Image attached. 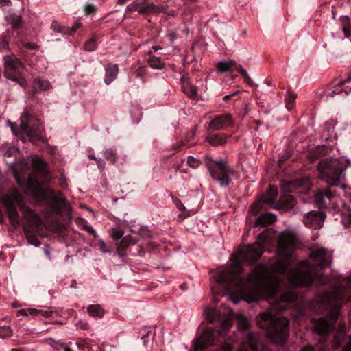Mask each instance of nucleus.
<instances>
[{
    "mask_svg": "<svg viewBox=\"0 0 351 351\" xmlns=\"http://www.w3.org/2000/svg\"><path fill=\"white\" fill-rule=\"evenodd\" d=\"M129 1V0H118L117 3H118L119 5H122L125 4V3L127 1Z\"/></svg>",
    "mask_w": 351,
    "mask_h": 351,
    "instance_id": "63",
    "label": "nucleus"
},
{
    "mask_svg": "<svg viewBox=\"0 0 351 351\" xmlns=\"http://www.w3.org/2000/svg\"><path fill=\"white\" fill-rule=\"evenodd\" d=\"M141 8V3H138L134 1L130 4H129L126 8V12H133L138 11L139 12V9Z\"/></svg>",
    "mask_w": 351,
    "mask_h": 351,
    "instance_id": "41",
    "label": "nucleus"
},
{
    "mask_svg": "<svg viewBox=\"0 0 351 351\" xmlns=\"http://www.w3.org/2000/svg\"><path fill=\"white\" fill-rule=\"evenodd\" d=\"M294 187L293 182H287L283 183L281 185V192L282 194H290L293 192V189Z\"/></svg>",
    "mask_w": 351,
    "mask_h": 351,
    "instance_id": "36",
    "label": "nucleus"
},
{
    "mask_svg": "<svg viewBox=\"0 0 351 351\" xmlns=\"http://www.w3.org/2000/svg\"><path fill=\"white\" fill-rule=\"evenodd\" d=\"M99 246H100L101 250L103 252H108V250L106 249V245H105V243L104 242H101L100 244H99Z\"/></svg>",
    "mask_w": 351,
    "mask_h": 351,
    "instance_id": "62",
    "label": "nucleus"
},
{
    "mask_svg": "<svg viewBox=\"0 0 351 351\" xmlns=\"http://www.w3.org/2000/svg\"><path fill=\"white\" fill-rule=\"evenodd\" d=\"M184 145V143L182 141H180L179 143H178L177 144L174 145H173V149L175 151H178L180 149V148Z\"/></svg>",
    "mask_w": 351,
    "mask_h": 351,
    "instance_id": "60",
    "label": "nucleus"
},
{
    "mask_svg": "<svg viewBox=\"0 0 351 351\" xmlns=\"http://www.w3.org/2000/svg\"><path fill=\"white\" fill-rule=\"evenodd\" d=\"M295 205V199L291 194H282L275 206V208L281 210H290Z\"/></svg>",
    "mask_w": 351,
    "mask_h": 351,
    "instance_id": "16",
    "label": "nucleus"
},
{
    "mask_svg": "<svg viewBox=\"0 0 351 351\" xmlns=\"http://www.w3.org/2000/svg\"><path fill=\"white\" fill-rule=\"evenodd\" d=\"M276 220L275 215L269 213L261 214L256 219L254 226H265Z\"/></svg>",
    "mask_w": 351,
    "mask_h": 351,
    "instance_id": "20",
    "label": "nucleus"
},
{
    "mask_svg": "<svg viewBox=\"0 0 351 351\" xmlns=\"http://www.w3.org/2000/svg\"><path fill=\"white\" fill-rule=\"evenodd\" d=\"M334 195L330 188L318 189L314 196V200L319 208H326L331 205Z\"/></svg>",
    "mask_w": 351,
    "mask_h": 351,
    "instance_id": "13",
    "label": "nucleus"
},
{
    "mask_svg": "<svg viewBox=\"0 0 351 351\" xmlns=\"http://www.w3.org/2000/svg\"><path fill=\"white\" fill-rule=\"evenodd\" d=\"M148 65L154 69H162L164 68L165 62L160 58L152 56L149 53V57L147 59Z\"/></svg>",
    "mask_w": 351,
    "mask_h": 351,
    "instance_id": "26",
    "label": "nucleus"
},
{
    "mask_svg": "<svg viewBox=\"0 0 351 351\" xmlns=\"http://www.w3.org/2000/svg\"><path fill=\"white\" fill-rule=\"evenodd\" d=\"M12 335V330L8 326L0 327V337L5 339L10 337Z\"/></svg>",
    "mask_w": 351,
    "mask_h": 351,
    "instance_id": "37",
    "label": "nucleus"
},
{
    "mask_svg": "<svg viewBox=\"0 0 351 351\" xmlns=\"http://www.w3.org/2000/svg\"><path fill=\"white\" fill-rule=\"evenodd\" d=\"M18 313L22 316H25V315H29L28 308L27 309H21L19 311Z\"/></svg>",
    "mask_w": 351,
    "mask_h": 351,
    "instance_id": "59",
    "label": "nucleus"
},
{
    "mask_svg": "<svg viewBox=\"0 0 351 351\" xmlns=\"http://www.w3.org/2000/svg\"><path fill=\"white\" fill-rule=\"evenodd\" d=\"M276 197L277 189L274 186H271L266 193L261 197V199L255 202L251 205L250 212L253 215H256L261 209L263 203L266 204H271L276 200Z\"/></svg>",
    "mask_w": 351,
    "mask_h": 351,
    "instance_id": "12",
    "label": "nucleus"
},
{
    "mask_svg": "<svg viewBox=\"0 0 351 351\" xmlns=\"http://www.w3.org/2000/svg\"><path fill=\"white\" fill-rule=\"evenodd\" d=\"M8 22L11 24L14 29H18L22 27V19L21 16L13 14L6 17Z\"/></svg>",
    "mask_w": 351,
    "mask_h": 351,
    "instance_id": "28",
    "label": "nucleus"
},
{
    "mask_svg": "<svg viewBox=\"0 0 351 351\" xmlns=\"http://www.w3.org/2000/svg\"><path fill=\"white\" fill-rule=\"evenodd\" d=\"M84 229L86 231H87L88 232H89V233L93 234L94 236H95L96 232L90 226L84 225Z\"/></svg>",
    "mask_w": 351,
    "mask_h": 351,
    "instance_id": "57",
    "label": "nucleus"
},
{
    "mask_svg": "<svg viewBox=\"0 0 351 351\" xmlns=\"http://www.w3.org/2000/svg\"><path fill=\"white\" fill-rule=\"evenodd\" d=\"M295 294L293 291H287L278 298L274 300L271 308L257 317L258 326L267 331V335L276 343L283 344L289 335V322L286 317H278L276 314L287 309L295 300Z\"/></svg>",
    "mask_w": 351,
    "mask_h": 351,
    "instance_id": "3",
    "label": "nucleus"
},
{
    "mask_svg": "<svg viewBox=\"0 0 351 351\" xmlns=\"http://www.w3.org/2000/svg\"><path fill=\"white\" fill-rule=\"evenodd\" d=\"M324 219L325 215L322 212L312 210L304 216V223L309 228L317 229L322 226Z\"/></svg>",
    "mask_w": 351,
    "mask_h": 351,
    "instance_id": "15",
    "label": "nucleus"
},
{
    "mask_svg": "<svg viewBox=\"0 0 351 351\" xmlns=\"http://www.w3.org/2000/svg\"><path fill=\"white\" fill-rule=\"evenodd\" d=\"M317 156H314L312 153L309 154V158L311 161L314 160Z\"/></svg>",
    "mask_w": 351,
    "mask_h": 351,
    "instance_id": "64",
    "label": "nucleus"
},
{
    "mask_svg": "<svg viewBox=\"0 0 351 351\" xmlns=\"http://www.w3.org/2000/svg\"><path fill=\"white\" fill-rule=\"evenodd\" d=\"M234 123L230 114H225L216 116L213 119L208 125V128L213 131L222 130Z\"/></svg>",
    "mask_w": 351,
    "mask_h": 351,
    "instance_id": "14",
    "label": "nucleus"
},
{
    "mask_svg": "<svg viewBox=\"0 0 351 351\" xmlns=\"http://www.w3.org/2000/svg\"><path fill=\"white\" fill-rule=\"evenodd\" d=\"M182 90L191 99H196L197 97V91L196 87L189 83L183 84Z\"/></svg>",
    "mask_w": 351,
    "mask_h": 351,
    "instance_id": "29",
    "label": "nucleus"
},
{
    "mask_svg": "<svg viewBox=\"0 0 351 351\" xmlns=\"http://www.w3.org/2000/svg\"><path fill=\"white\" fill-rule=\"evenodd\" d=\"M236 62L233 60L229 62L220 61L216 64V68L219 73H226L231 71L233 68L237 67Z\"/></svg>",
    "mask_w": 351,
    "mask_h": 351,
    "instance_id": "25",
    "label": "nucleus"
},
{
    "mask_svg": "<svg viewBox=\"0 0 351 351\" xmlns=\"http://www.w3.org/2000/svg\"><path fill=\"white\" fill-rule=\"evenodd\" d=\"M147 0H144L145 4L141 3V8L139 9V14L145 15L150 13H158L162 10V7H159L154 3H146Z\"/></svg>",
    "mask_w": 351,
    "mask_h": 351,
    "instance_id": "21",
    "label": "nucleus"
},
{
    "mask_svg": "<svg viewBox=\"0 0 351 351\" xmlns=\"http://www.w3.org/2000/svg\"><path fill=\"white\" fill-rule=\"evenodd\" d=\"M174 202H175V204L176 206V207L181 211H185L186 210V208L185 206H184L183 203L178 199H176L174 200Z\"/></svg>",
    "mask_w": 351,
    "mask_h": 351,
    "instance_id": "51",
    "label": "nucleus"
},
{
    "mask_svg": "<svg viewBox=\"0 0 351 351\" xmlns=\"http://www.w3.org/2000/svg\"><path fill=\"white\" fill-rule=\"evenodd\" d=\"M342 215H343L342 221L344 223V225L346 226H348L349 225H350L351 224V212H350L349 210L345 211L343 213Z\"/></svg>",
    "mask_w": 351,
    "mask_h": 351,
    "instance_id": "43",
    "label": "nucleus"
},
{
    "mask_svg": "<svg viewBox=\"0 0 351 351\" xmlns=\"http://www.w3.org/2000/svg\"><path fill=\"white\" fill-rule=\"evenodd\" d=\"M259 342L256 339V336L250 332L247 335V341L243 347L239 351H259Z\"/></svg>",
    "mask_w": 351,
    "mask_h": 351,
    "instance_id": "18",
    "label": "nucleus"
},
{
    "mask_svg": "<svg viewBox=\"0 0 351 351\" xmlns=\"http://www.w3.org/2000/svg\"><path fill=\"white\" fill-rule=\"evenodd\" d=\"M350 81H351V77L348 76V79L339 82L337 84V85H336L334 87L333 90L328 89L326 92V99L328 100L330 98L334 97L335 95H341L342 93H344L345 95H347L348 94L349 91L350 90V89L349 90H347L346 89L343 90L341 88V87L346 83L349 82Z\"/></svg>",
    "mask_w": 351,
    "mask_h": 351,
    "instance_id": "17",
    "label": "nucleus"
},
{
    "mask_svg": "<svg viewBox=\"0 0 351 351\" xmlns=\"http://www.w3.org/2000/svg\"><path fill=\"white\" fill-rule=\"evenodd\" d=\"M32 166L34 169L42 173H45L47 171V165L45 162L40 158H33Z\"/></svg>",
    "mask_w": 351,
    "mask_h": 351,
    "instance_id": "31",
    "label": "nucleus"
},
{
    "mask_svg": "<svg viewBox=\"0 0 351 351\" xmlns=\"http://www.w3.org/2000/svg\"><path fill=\"white\" fill-rule=\"evenodd\" d=\"M24 47H25L26 48L29 49H38V45L34 43H24Z\"/></svg>",
    "mask_w": 351,
    "mask_h": 351,
    "instance_id": "53",
    "label": "nucleus"
},
{
    "mask_svg": "<svg viewBox=\"0 0 351 351\" xmlns=\"http://www.w3.org/2000/svg\"><path fill=\"white\" fill-rule=\"evenodd\" d=\"M237 93H238V91H235V92L232 93V94L227 95L223 97V100L229 99L231 97L235 96Z\"/></svg>",
    "mask_w": 351,
    "mask_h": 351,
    "instance_id": "61",
    "label": "nucleus"
},
{
    "mask_svg": "<svg viewBox=\"0 0 351 351\" xmlns=\"http://www.w3.org/2000/svg\"><path fill=\"white\" fill-rule=\"evenodd\" d=\"M20 127L31 141L43 140L44 129L40 121L28 112L22 114Z\"/></svg>",
    "mask_w": 351,
    "mask_h": 351,
    "instance_id": "10",
    "label": "nucleus"
},
{
    "mask_svg": "<svg viewBox=\"0 0 351 351\" xmlns=\"http://www.w3.org/2000/svg\"><path fill=\"white\" fill-rule=\"evenodd\" d=\"M227 136L225 134H210L206 138V141L213 146L221 145L226 143Z\"/></svg>",
    "mask_w": 351,
    "mask_h": 351,
    "instance_id": "23",
    "label": "nucleus"
},
{
    "mask_svg": "<svg viewBox=\"0 0 351 351\" xmlns=\"http://www.w3.org/2000/svg\"><path fill=\"white\" fill-rule=\"evenodd\" d=\"M339 21L341 23L342 27L350 25V18L348 16H341L339 18Z\"/></svg>",
    "mask_w": 351,
    "mask_h": 351,
    "instance_id": "48",
    "label": "nucleus"
},
{
    "mask_svg": "<svg viewBox=\"0 0 351 351\" xmlns=\"http://www.w3.org/2000/svg\"><path fill=\"white\" fill-rule=\"evenodd\" d=\"M167 37L173 43L177 39V34L175 32H171L167 35Z\"/></svg>",
    "mask_w": 351,
    "mask_h": 351,
    "instance_id": "56",
    "label": "nucleus"
},
{
    "mask_svg": "<svg viewBox=\"0 0 351 351\" xmlns=\"http://www.w3.org/2000/svg\"><path fill=\"white\" fill-rule=\"evenodd\" d=\"M33 234H26V235H27L28 240L29 241L31 244H32L35 246H38L40 244V242L38 241L37 238L35 237Z\"/></svg>",
    "mask_w": 351,
    "mask_h": 351,
    "instance_id": "49",
    "label": "nucleus"
},
{
    "mask_svg": "<svg viewBox=\"0 0 351 351\" xmlns=\"http://www.w3.org/2000/svg\"><path fill=\"white\" fill-rule=\"evenodd\" d=\"M51 29L56 32L66 33L65 28H62L61 25L56 21H53L51 25Z\"/></svg>",
    "mask_w": 351,
    "mask_h": 351,
    "instance_id": "46",
    "label": "nucleus"
},
{
    "mask_svg": "<svg viewBox=\"0 0 351 351\" xmlns=\"http://www.w3.org/2000/svg\"><path fill=\"white\" fill-rule=\"evenodd\" d=\"M123 235V232L121 230H114L112 232V237L114 239L117 240L121 238Z\"/></svg>",
    "mask_w": 351,
    "mask_h": 351,
    "instance_id": "50",
    "label": "nucleus"
},
{
    "mask_svg": "<svg viewBox=\"0 0 351 351\" xmlns=\"http://www.w3.org/2000/svg\"><path fill=\"white\" fill-rule=\"evenodd\" d=\"M310 260H303L292 269L288 276L289 281L298 287H308L327 284L328 279L320 271L331 265L332 254L325 247L314 245L310 248Z\"/></svg>",
    "mask_w": 351,
    "mask_h": 351,
    "instance_id": "2",
    "label": "nucleus"
},
{
    "mask_svg": "<svg viewBox=\"0 0 351 351\" xmlns=\"http://www.w3.org/2000/svg\"><path fill=\"white\" fill-rule=\"evenodd\" d=\"M97 43L95 38H90L84 44V49L87 51H93L96 49Z\"/></svg>",
    "mask_w": 351,
    "mask_h": 351,
    "instance_id": "38",
    "label": "nucleus"
},
{
    "mask_svg": "<svg viewBox=\"0 0 351 351\" xmlns=\"http://www.w3.org/2000/svg\"><path fill=\"white\" fill-rule=\"evenodd\" d=\"M211 177L218 181L223 187L227 186L231 182L230 176L233 174L227 162L220 159L214 160L208 155H206L204 159Z\"/></svg>",
    "mask_w": 351,
    "mask_h": 351,
    "instance_id": "8",
    "label": "nucleus"
},
{
    "mask_svg": "<svg viewBox=\"0 0 351 351\" xmlns=\"http://www.w3.org/2000/svg\"><path fill=\"white\" fill-rule=\"evenodd\" d=\"M81 27V24L79 23H75L72 27L65 29L66 34L73 35L74 32Z\"/></svg>",
    "mask_w": 351,
    "mask_h": 351,
    "instance_id": "47",
    "label": "nucleus"
},
{
    "mask_svg": "<svg viewBox=\"0 0 351 351\" xmlns=\"http://www.w3.org/2000/svg\"><path fill=\"white\" fill-rule=\"evenodd\" d=\"M302 351H328V349L327 346L325 345V343H321L320 346L317 347V350H315L311 346H307L303 348Z\"/></svg>",
    "mask_w": 351,
    "mask_h": 351,
    "instance_id": "42",
    "label": "nucleus"
},
{
    "mask_svg": "<svg viewBox=\"0 0 351 351\" xmlns=\"http://www.w3.org/2000/svg\"><path fill=\"white\" fill-rule=\"evenodd\" d=\"M0 49H9L8 38L5 35L0 37Z\"/></svg>",
    "mask_w": 351,
    "mask_h": 351,
    "instance_id": "45",
    "label": "nucleus"
},
{
    "mask_svg": "<svg viewBox=\"0 0 351 351\" xmlns=\"http://www.w3.org/2000/svg\"><path fill=\"white\" fill-rule=\"evenodd\" d=\"M237 322H238V328L239 330H245L248 328L249 323L247 318L242 315H239L237 317Z\"/></svg>",
    "mask_w": 351,
    "mask_h": 351,
    "instance_id": "35",
    "label": "nucleus"
},
{
    "mask_svg": "<svg viewBox=\"0 0 351 351\" xmlns=\"http://www.w3.org/2000/svg\"><path fill=\"white\" fill-rule=\"evenodd\" d=\"M104 157L108 161H110L112 164L117 162V153L112 149H106L104 152Z\"/></svg>",
    "mask_w": 351,
    "mask_h": 351,
    "instance_id": "34",
    "label": "nucleus"
},
{
    "mask_svg": "<svg viewBox=\"0 0 351 351\" xmlns=\"http://www.w3.org/2000/svg\"><path fill=\"white\" fill-rule=\"evenodd\" d=\"M343 32L346 37H349L351 33V25L342 27Z\"/></svg>",
    "mask_w": 351,
    "mask_h": 351,
    "instance_id": "52",
    "label": "nucleus"
},
{
    "mask_svg": "<svg viewBox=\"0 0 351 351\" xmlns=\"http://www.w3.org/2000/svg\"><path fill=\"white\" fill-rule=\"evenodd\" d=\"M236 70L242 75L246 84H247L250 86H252L254 85V82L252 79L250 77L248 73L245 69H243L241 65H239L236 67Z\"/></svg>",
    "mask_w": 351,
    "mask_h": 351,
    "instance_id": "33",
    "label": "nucleus"
},
{
    "mask_svg": "<svg viewBox=\"0 0 351 351\" xmlns=\"http://www.w3.org/2000/svg\"><path fill=\"white\" fill-rule=\"evenodd\" d=\"M135 244V241L130 236L124 237L117 245V250L119 252L124 251L129 245Z\"/></svg>",
    "mask_w": 351,
    "mask_h": 351,
    "instance_id": "30",
    "label": "nucleus"
},
{
    "mask_svg": "<svg viewBox=\"0 0 351 351\" xmlns=\"http://www.w3.org/2000/svg\"><path fill=\"white\" fill-rule=\"evenodd\" d=\"M118 66L117 64H108L106 67L105 83L110 84L115 80L118 73Z\"/></svg>",
    "mask_w": 351,
    "mask_h": 351,
    "instance_id": "22",
    "label": "nucleus"
},
{
    "mask_svg": "<svg viewBox=\"0 0 351 351\" xmlns=\"http://www.w3.org/2000/svg\"><path fill=\"white\" fill-rule=\"evenodd\" d=\"M87 312L90 316L95 318H102L105 311L99 304H90L87 306Z\"/></svg>",
    "mask_w": 351,
    "mask_h": 351,
    "instance_id": "24",
    "label": "nucleus"
},
{
    "mask_svg": "<svg viewBox=\"0 0 351 351\" xmlns=\"http://www.w3.org/2000/svg\"><path fill=\"white\" fill-rule=\"evenodd\" d=\"M343 351H351V335L349 337L348 342L343 347Z\"/></svg>",
    "mask_w": 351,
    "mask_h": 351,
    "instance_id": "55",
    "label": "nucleus"
},
{
    "mask_svg": "<svg viewBox=\"0 0 351 351\" xmlns=\"http://www.w3.org/2000/svg\"><path fill=\"white\" fill-rule=\"evenodd\" d=\"M204 315L208 322L216 324L215 328L205 329L194 341V351H204L212 345L219 344V351H231L232 341L225 338L232 327V318L229 315L221 314L217 309L206 308Z\"/></svg>",
    "mask_w": 351,
    "mask_h": 351,
    "instance_id": "4",
    "label": "nucleus"
},
{
    "mask_svg": "<svg viewBox=\"0 0 351 351\" xmlns=\"http://www.w3.org/2000/svg\"><path fill=\"white\" fill-rule=\"evenodd\" d=\"M346 334L345 332L340 331L338 332L333 338L332 341V348L335 350L338 349L343 342L346 340Z\"/></svg>",
    "mask_w": 351,
    "mask_h": 351,
    "instance_id": "32",
    "label": "nucleus"
},
{
    "mask_svg": "<svg viewBox=\"0 0 351 351\" xmlns=\"http://www.w3.org/2000/svg\"><path fill=\"white\" fill-rule=\"evenodd\" d=\"M86 15L94 14L96 11V6L92 3H86L84 7Z\"/></svg>",
    "mask_w": 351,
    "mask_h": 351,
    "instance_id": "44",
    "label": "nucleus"
},
{
    "mask_svg": "<svg viewBox=\"0 0 351 351\" xmlns=\"http://www.w3.org/2000/svg\"><path fill=\"white\" fill-rule=\"evenodd\" d=\"M28 311L30 315L32 316H40L43 317H51L56 311L48 308L47 310L36 309V308H28Z\"/></svg>",
    "mask_w": 351,
    "mask_h": 351,
    "instance_id": "27",
    "label": "nucleus"
},
{
    "mask_svg": "<svg viewBox=\"0 0 351 351\" xmlns=\"http://www.w3.org/2000/svg\"><path fill=\"white\" fill-rule=\"evenodd\" d=\"M4 61V76L19 84L21 87L25 88L27 82L23 77L25 66L23 63L14 55L5 56Z\"/></svg>",
    "mask_w": 351,
    "mask_h": 351,
    "instance_id": "9",
    "label": "nucleus"
},
{
    "mask_svg": "<svg viewBox=\"0 0 351 351\" xmlns=\"http://www.w3.org/2000/svg\"><path fill=\"white\" fill-rule=\"evenodd\" d=\"M51 88L49 82L47 80L42 78H36L32 83V88L34 93H36L40 91H45L49 90Z\"/></svg>",
    "mask_w": 351,
    "mask_h": 351,
    "instance_id": "19",
    "label": "nucleus"
},
{
    "mask_svg": "<svg viewBox=\"0 0 351 351\" xmlns=\"http://www.w3.org/2000/svg\"><path fill=\"white\" fill-rule=\"evenodd\" d=\"M271 232L266 230L258 234L257 241L240 248L234 255L233 263L215 276V281L223 285L230 292V298L234 304L241 299L247 302H256L262 298L272 300L279 287V279L276 274H285L289 266V258L296 247V239L289 232H282L278 241V260L267 267L259 264L251 273L247 280L241 277L242 262L254 263L264 251V244L271 240Z\"/></svg>",
    "mask_w": 351,
    "mask_h": 351,
    "instance_id": "1",
    "label": "nucleus"
},
{
    "mask_svg": "<svg viewBox=\"0 0 351 351\" xmlns=\"http://www.w3.org/2000/svg\"><path fill=\"white\" fill-rule=\"evenodd\" d=\"M295 99V95L293 94H289L286 98V107L289 110H291L293 108V103Z\"/></svg>",
    "mask_w": 351,
    "mask_h": 351,
    "instance_id": "40",
    "label": "nucleus"
},
{
    "mask_svg": "<svg viewBox=\"0 0 351 351\" xmlns=\"http://www.w3.org/2000/svg\"><path fill=\"white\" fill-rule=\"evenodd\" d=\"M351 162L343 158H326L317 165L319 178L330 186H339L345 180V170Z\"/></svg>",
    "mask_w": 351,
    "mask_h": 351,
    "instance_id": "7",
    "label": "nucleus"
},
{
    "mask_svg": "<svg viewBox=\"0 0 351 351\" xmlns=\"http://www.w3.org/2000/svg\"><path fill=\"white\" fill-rule=\"evenodd\" d=\"M187 163L189 167L196 169L200 166L201 161L192 156H189L187 158Z\"/></svg>",
    "mask_w": 351,
    "mask_h": 351,
    "instance_id": "39",
    "label": "nucleus"
},
{
    "mask_svg": "<svg viewBox=\"0 0 351 351\" xmlns=\"http://www.w3.org/2000/svg\"><path fill=\"white\" fill-rule=\"evenodd\" d=\"M11 1L10 0H0V8L10 5Z\"/></svg>",
    "mask_w": 351,
    "mask_h": 351,
    "instance_id": "58",
    "label": "nucleus"
},
{
    "mask_svg": "<svg viewBox=\"0 0 351 351\" xmlns=\"http://www.w3.org/2000/svg\"><path fill=\"white\" fill-rule=\"evenodd\" d=\"M51 199V209L53 213L60 214L62 211L69 212L71 209L70 204L63 197L61 192L56 193L52 191L50 194Z\"/></svg>",
    "mask_w": 351,
    "mask_h": 351,
    "instance_id": "11",
    "label": "nucleus"
},
{
    "mask_svg": "<svg viewBox=\"0 0 351 351\" xmlns=\"http://www.w3.org/2000/svg\"><path fill=\"white\" fill-rule=\"evenodd\" d=\"M97 165L98 168H99L101 171L104 170L106 163H105V162H104V160H102V159H101V158H100V159L97 160Z\"/></svg>",
    "mask_w": 351,
    "mask_h": 351,
    "instance_id": "54",
    "label": "nucleus"
},
{
    "mask_svg": "<svg viewBox=\"0 0 351 351\" xmlns=\"http://www.w3.org/2000/svg\"><path fill=\"white\" fill-rule=\"evenodd\" d=\"M351 300V277L343 284L336 285L332 291L318 295L315 301L320 307L329 311L326 317L318 319L315 325V330L319 335L328 334L334 329L339 317V311L341 306Z\"/></svg>",
    "mask_w": 351,
    "mask_h": 351,
    "instance_id": "5",
    "label": "nucleus"
},
{
    "mask_svg": "<svg viewBox=\"0 0 351 351\" xmlns=\"http://www.w3.org/2000/svg\"><path fill=\"white\" fill-rule=\"evenodd\" d=\"M1 201L5 206L9 220L14 227L19 225L20 221L16 207L23 214V230L26 234H34L38 231L41 224L39 216L23 202V197L16 189L10 190L1 197Z\"/></svg>",
    "mask_w": 351,
    "mask_h": 351,
    "instance_id": "6",
    "label": "nucleus"
}]
</instances>
